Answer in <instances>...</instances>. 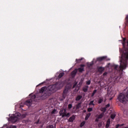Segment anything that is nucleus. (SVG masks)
<instances>
[{"instance_id":"obj_1","label":"nucleus","mask_w":128,"mask_h":128,"mask_svg":"<svg viewBox=\"0 0 128 128\" xmlns=\"http://www.w3.org/2000/svg\"><path fill=\"white\" fill-rule=\"evenodd\" d=\"M39 92L40 94L44 92V94L42 96V98H46L50 96L52 94L56 92V86L50 85L48 88H46V86H44L40 88Z\"/></svg>"},{"instance_id":"obj_2","label":"nucleus","mask_w":128,"mask_h":128,"mask_svg":"<svg viewBox=\"0 0 128 128\" xmlns=\"http://www.w3.org/2000/svg\"><path fill=\"white\" fill-rule=\"evenodd\" d=\"M20 113L17 112L10 117L9 120H10V122H16L20 120Z\"/></svg>"},{"instance_id":"obj_3","label":"nucleus","mask_w":128,"mask_h":128,"mask_svg":"<svg viewBox=\"0 0 128 128\" xmlns=\"http://www.w3.org/2000/svg\"><path fill=\"white\" fill-rule=\"evenodd\" d=\"M52 86H55V92H56V90H60V88L64 86V84L60 82H56V84H53Z\"/></svg>"},{"instance_id":"obj_4","label":"nucleus","mask_w":128,"mask_h":128,"mask_svg":"<svg viewBox=\"0 0 128 128\" xmlns=\"http://www.w3.org/2000/svg\"><path fill=\"white\" fill-rule=\"evenodd\" d=\"M36 98V95H32L31 97V99L27 100L25 102V104L28 106H32V100H34Z\"/></svg>"},{"instance_id":"obj_5","label":"nucleus","mask_w":128,"mask_h":128,"mask_svg":"<svg viewBox=\"0 0 128 128\" xmlns=\"http://www.w3.org/2000/svg\"><path fill=\"white\" fill-rule=\"evenodd\" d=\"M68 90H70V88H68V87H65L62 93V98H64H64H66V96H68Z\"/></svg>"},{"instance_id":"obj_6","label":"nucleus","mask_w":128,"mask_h":128,"mask_svg":"<svg viewBox=\"0 0 128 128\" xmlns=\"http://www.w3.org/2000/svg\"><path fill=\"white\" fill-rule=\"evenodd\" d=\"M62 118H70V112L66 114V109L64 108V111L63 112V114L62 116Z\"/></svg>"},{"instance_id":"obj_7","label":"nucleus","mask_w":128,"mask_h":128,"mask_svg":"<svg viewBox=\"0 0 128 128\" xmlns=\"http://www.w3.org/2000/svg\"><path fill=\"white\" fill-rule=\"evenodd\" d=\"M106 58H107L106 56L99 57V58H97L96 60L98 62H102V60H106Z\"/></svg>"},{"instance_id":"obj_8","label":"nucleus","mask_w":128,"mask_h":128,"mask_svg":"<svg viewBox=\"0 0 128 128\" xmlns=\"http://www.w3.org/2000/svg\"><path fill=\"white\" fill-rule=\"evenodd\" d=\"M78 72V69H75L72 72V76H76V73Z\"/></svg>"},{"instance_id":"obj_9","label":"nucleus","mask_w":128,"mask_h":128,"mask_svg":"<svg viewBox=\"0 0 128 128\" xmlns=\"http://www.w3.org/2000/svg\"><path fill=\"white\" fill-rule=\"evenodd\" d=\"M110 119L108 118L107 120L106 128H110Z\"/></svg>"},{"instance_id":"obj_10","label":"nucleus","mask_w":128,"mask_h":128,"mask_svg":"<svg viewBox=\"0 0 128 128\" xmlns=\"http://www.w3.org/2000/svg\"><path fill=\"white\" fill-rule=\"evenodd\" d=\"M74 118H76V116H74L73 115L70 118L68 121L70 122H72L74 120Z\"/></svg>"},{"instance_id":"obj_11","label":"nucleus","mask_w":128,"mask_h":128,"mask_svg":"<svg viewBox=\"0 0 128 128\" xmlns=\"http://www.w3.org/2000/svg\"><path fill=\"white\" fill-rule=\"evenodd\" d=\"M104 116V112H102V114H100L99 115H97L96 116V118H102V116Z\"/></svg>"},{"instance_id":"obj_12","label":"nucleus","mask_w":128,"mask_h":128,"mask_svg":"<svg viewBox=\"0 0 128 128\" xmlns=\"http://www.w3.org/2000/svg\"><path fill=\"white\" fill-rule=\"evenodd\" d=\"M98 70L99 72H104V68L100 66L98 68Z\"/></svg>"},{"instance_id":"obj_13","label":"nucleus","mask_w":128,"mask_h":128,"mask_svg":"<svg viewBox=\"0 0 128 128\" xmlns=\"http://www.w3.org/2000/svg\"><path fill=\"white\" fill-rule=\"evenodd\" d=\"M82 102H79L78 104L76 106V110H78L82 106Z\"/></svg>"},{"instance_id":"obj_14","label":"nucleus","mask_w":128,"mask_h":128,"mask_svg":"<svg viewBox=\"0 0 128 128\" xmlns=\"http://www.w3.org/2000/svg\"><path fill=\"white\" fill-rule=\"evenodd\" d=\"M88 90V86H86L85 87L83 88V92H86Z\"/></svg>"},{"instance_id":"obj_15","label":"nucleus","mask_w":128,"mask_h":128,"mask_svg":"<svg viewBox=\"0 0 128 128\" xmlns=\"http://www.w3.org/2000/svg\"><path fill=\"white\" fill-rule=\"evenodd\" d=\"M82 82H84V80L83 79H81L80 82H79V84L78 85V88H80V86H82Z\"/></svg>"},{"instance_id":"obj_16","label":"nucleus","mask_w":128,"mask_h":128,"mask_svg":"<svg viewBox=\"0 0 128 128\" xmlns=\"http://www.w3.org/2000/svg\"><path fill=\"white\" fill-rule=\"evenodd\" d=\"M82 98V96L78 95L76 98V100H77V101L80 100Z\"/></svg>"},{"instance_id":"obj_17","label":"nucleus","mask_w":128,"mask_h":128,"mask_svg":"<svg viewBox=\"0 0 128 128\" xmlns=\"http://www.w3.org/2000/svg\"><path fill=\"white\" fill-rule=\"evenodd\" d=\"M64 109H62L60 112V116H62V114H64Z\"/></svg>"},{"instance_id":"obj_18","label":"nucleus","mask_w":128,"mask_h":128,"mask_svg":"<svg viewBox=\"0 0 128 128\" xmlns=\"http://www.w3.org/2000/svg\"><path fill=\"white\" fill-rule=\"evenodd\" d=\"M63 76H64V73H60L58 76V78H61Z\"/></svg>"},{"instance_id":"obj_19","label":"nucleus","mask_w":128,"mask_h":128,"mask_svg":"<svg viewBox=\"0 0 128 128\" xmlns=\"http://www.w3.org/2000/svg\"><path fill=\"white\" fill-rule=\"evenodd\" d=\"M78 70L79 72H84V68H78Z\"/></svg>"},{"instance_id":"obj_20","label":"nucleus","mask_w":128,"mask_h":128,"mask_svg":"<svg viewBox=\"0 0 128 128\" xmlns=\"http://www.w3.org/2000/svg\"><path fill=\"white\" fill-rule=\"evenodd\" d=\"M121 77L120 76H118L116 78L115 80V82H118L120 81V80Z\"/></svg>"},{"instance_id":"obj_21","label":"nucleus","mask_w":128,"mask_h":128,"mask_svg":"<svg viewBox=\"0 0 128 128\" xmlns=\"http://www.w3.org/2000/svg\"><path fill=\"white\" fill-rule=\"evenodd\" d=\"M26 114H23L22 115V114H20V119L24 118H26Z\"/></svg>"},{"instance_id":"obj_22","label":"nucleus","mask_w":128,"mask_h":128,"mask_svg":"<svg viewBox=\"0 0 128 128\" xmlns=\"http://www.w3.org/2000/svg\"><path fill=\"white\" fill-rule=\"evenodd\" d=\"M84 124H86V121H83L80 125V128H82V126H84Z\"/></svg>"},{"instance_id":"obj_23","label":"nucleus","mask_w":128,"mask_h":128,"mask_svg":"<svg viewBox=\"0 0 128 128\" xmlns=\"http://www.w3.org/2000/svg\"><path fill=\"white\" fill-rule=\"evenodd\" d=\"M90 114H88L86 115V116L85 120H88V118H90Z\"/></svg>"},{"instance_id":"obj_24","label":"nucleus","mask_w":128,"mask_h":128,"mask_svg":"<svg viewBox=\"0 0 128 128\" xmlns=\"http://www.w3.org/2000/svg\"><path fill=\"white\" fill-rule=\"evenodd\" d=\"M102 112H103L104 114L106 112V108H103L101 109Z\"/></svg>"},{"instance_id":"obj_25","label":"nucleus","mask_w":128,"mask_h":128,"mask_svg":"<svg viewBox=\"0 0 128 128\" xmlns=\"http://www.w3.org/2000/svg\"><path fill=\"white\" fill-rule=\"evenodd\" d=\"M116 114H112L111 116H110V118H112V120H114V118H116Z\"/></svg>"},{"instance_id":"obj_26","label":"nucleus","mask_w":128,"mask_h":128,"mask_svg":"<svg viewBox=\"0 0 128 128\" xmlns=\"http://www.w3.org/2000/svg\"><path fill=\"white\" fill-rule=\"evenodd\" d=\"M90 106H94V100L90 101V102L89 104Z\"/></svg>"},{"instance_id":"obj_27","label":"nucleus","mask_w":128,"mask_h":128,"mask_svg":"<svg viewBox=\"0 0 128 128\" xmlns=\"http://www.w3.org/2000/svg\"><path fill=\"white\" fill-rule=\"evenodd\" d=\"M92 108H89L88 109V112H92Z\"/></svg>"},{"instance_id":"obj_28","label":"nucleus","mask_w":128,"mask_h":128,"mask_svg":"<svg viewBox=\"0 0 128 128\" xmlns=\"http://www.w3.org/2000/svg\"><path fill=\"white\" fill-rule=\"evenodd\" d=\"M72 108V104H69L68 105V108H70H70Z\"/></svg>"},{"instance_id":"obj_29","label":"nucleus","mask_w":128,"mask_h":128,"mask_svg":"<svg viewBox=\"0 0 128 128\" xmlns=\"http://www.w3.org/2000/svg\"><path fill=\"white\" fill-rule=\"evenodd\" d=\"M102 102H104V100L100 98L98 100V104H102Z\"/></svg>"},{"instance_id":"obj_30","label":"nucleus","mask_w":128,"mask_h":128,"mask_svg":"<svg viewBox=\"0 0 128 128\" xmlns=\"http://www.w3.org/2000/svg\"><path fill=\"white\" fill-rule=\"evenodd\" d=\"M86 84H88V86H90V80H89L87 81V82H86Z\"/></svg>"},{"instance_id":"obj_31","label":"nucleus","mask_w":128,"mask_h":128,"mask_svg":"<svg viewBox=\"0 0 128 128\" xmlns=\"http://www.w3.org/2000/svg\"><path fill=\"white\" fill-rule=\"evenodd\" d=\"M76 86H78V82H76L72 86V88H76Z\"/></svg>"},{"instance_id":"obj_32","label":"nucleus","mask_w":128,"mask_h":128,"mask_svg":"<svg viewBox=\"0 0 128 128\" xmlns=\"http://www.w3.org/2000/svg\"><path fill=\"white\" fill-rule=\"evenodd\" d=\"M102 126V122L98 123V128H100Z\"/></svg>"},{"instance_id":"obj_33","label":"nucleus","mask_w":128,"mask_h":128,"mask_svg":"<svg viewBox=\"0 0 128 128\" xmlns=\"http://www.w3.org/2000/svg\"><path fill=\"white\" fill-rule=\"evenodd\" d=\"M120 124H118L116 126V128H120Z\"/></svg>"},{"instance_id":"obj_34","label":"nucleus","mask_w":128,"mask_h":128,"mask_svg":"<svg viewBox=\"0 0 128 128\" xmlns=\"http://www.w3.org/2000/svg\"><path fill=\"white\" fill-rule=\"evenodd\" d=\"M47 128H54V126L52 125L49 126L47 127Z\"/></svg>"},{"instance_id":"obj_35","label":"nucleus","mask_w":128,"mask_h":128,"mask_svg":"<svg viewBox=\"0 0 128 128\" xmlns=\"http://www.w3.org/2000/svg\"><path fill=\"white\" fill-rule=\"evenodd\" d=\"M10 128H16V126H11Z\"/></svg>"},{"instance_id":"obj_36","label":"nucleus","mask_w":128,"mask_h":128,"mask_svg":"<svg viewBox=\"0 0 128 128\" xmlns=\"http://www.w3.org/2000/svg\"><path fill=\"white\" fill-rule=\"evenodd\" d=\"M110 104H108L107 105H106V108H110Z\"/></svg>"},{"instance_id":"obj_37","label":"nucleus","mask_w":128,"mask_h":128,"mask_svg":"<svg viewBox=\"0 0 128 128\" xmlns=\"http://www.w3.org/2000/svg\"><path fill=\"white\" fill-rule=\"evenodd\" d=\"M96 92H98V90H94V91H93V93L94 94H96Z\"/></svg>"},{"instance_id":"obj_38","label":"nucleus","mask_w":128,"mask_h":128,"mask_svg":"<svg viewBox=\"0 0 128 128\" xmlns=\"http://www.w3.org/2000/svg\"><path fill=\"white\" fill-rule=\"evenodd\" d=\"M106 74H108V72H105L104 73L103 76H106Z\"/></svg>"},{"instance_id":"obj_39","label":"nucleus","mask_w":128,"mask_h":128,"mask_svg":"<svg viewBox=\"0 0 128 128\" xmlns=\"http://www.w3.org/2000/svg\"><path fill=\"white\" fill-rule=\"evenodd\" d=\"M92 64H94V63H90L89 64V66H92Z\"/></svg>"},{"instance_id":"obj_40","label":"nucleus","mask_w":128,"mask_h":128,"mask_svg":"<svg viewBox=\"0 0 128 128\" xmlns=\"http://www.w3.org/2000/svg\"><path fill=\"white\" fill-rule=\"evenodd\" d=\"M94 94H96L92 92V96H94Z\"/></svg>"},{"instance_id":"obj_41","label":"nucleus","mask_w":128,"mask_h":128,"mask_svg":"<svg viewBox=\"0 0 128 128\" xmlns=\"http://www.w3.org/2000/svg\"><path fill=\"white\" fill-rule=\"evenodd\" d=\"M94 94H96L92 92V96H94Z\"/></svg>"},{"instance_id":"obj_42","label":"nucleus","mask_w":128,"mask_h":128,"mask_svg":"<svg viewBox=\"0 0 128 128\" xmlns=\"http://www.w3.org/2000/svg\"><path fill=\"white\" fill-rule=\"evenodd\" d=\"M98 120H99V118H96L95 120V122H98Z\"/></svg>"},{"instance_id":"obj_43","label":"nucleus","mask_w":128,"mask_h":128,"mask_svg":"<svg viewBox=\"0 0 128 128\" xmlns=\"http://www.w3.org/2000/svg\"><path fill=\"white\" fill-rule=\"evenodd\" d=\"M39 122V120H38L37 122H35V124H38Z\"/></svg>"},{"instance_id":"obj_44","label":"nucleus","mask_w":128,"mask_h":128,"mask_svg":"<svg viewBox=\"0 0 128 128\" xmlns=\"http://www.w3.org/2000/svg\"><path fill=\"white\" fill-rule=\"evenodd\" d=\"M124 126V124H120V126Z\"/></svg>"},{"instance_id":"obj_45","label":"nucleus","mask_w":128,"mask_h":128,"mask_svg":"<svg viewBox=\"0 0 128 128\" xmlns=\"http://www.w3.org/2000/svg\"><path fill=\"white\" fill-rule=\"evenodd\" d=\"M123 41H124V42H126V38H123Z\"/></svg>"},{"instance_id":"obj_46","label":"nucleus","mask_w":128,"mask_h":128,"mask_svg":"<svg viewBox=\"0 0 128 128\" xmlns=\"http://www.w3.org/2000/svg\"><path fill=\"white\" fill-rule=\"evenodd\" d=\"M56 112V110H54L52 111V112Z\"/></svg>"},{"instance_id":"obj_47","label":"nucleus","mask_w":128,"mask_h":128,"mask_svg":"<svg viewBox=\"0 0 128 128\" xmlns=\"http://www.w3.org/2000/svg\"><path fill=\"white\" fill-rule=\"evenodd\" d=\"M79 60H82V58L81 59H80Z\"/></svg>"},{"instance_id":"obj_48","label":"nucleus","mask_w":128,"mask_h":128,"mask_svg":"<svg viewBox=\"0 0 128 128\" xmlns=\"http://www.w3.org/2000/svg\"><path fill=\"white\" fill-rule=\"evenodd\" d=\"M81 66H84V65H81Z\"/></svg>"},{"instance_id":"obj_49","label":"nucleus","mask_w":128,"mask_h":128,"mask_svg":"<svg viewBox=\"0 0 128 128\" xmlns=\"http://www.w3.org/2000/svg\"><path fill=\"white\" fill-rule=\"evenodd\" d=\"M110 63L108 64V66H110Z\"/></svg>"},{"instance_id":"obj_50","label":"nucleus","mask_w":128,"mask_h":128,"mask_svg":"<svg viewBox=\"0 0 128 128\" xmlns=\"http://www.w3.org/2000/svg\"><path fill=\"white\" fill-rule=\"evenodd\" d=\"M112 100V98H110V100Z\"/></svg>"},{"instance_id":"obj_51","label":"nucleus","mask_w":128,"mask_h":128,"mask_svg":"<svg viewBox=\"0 0 128 128\" xmlns=\"http://www.w3.org/2000/svg\"><path fill=\"white\" fill-rule=\"evenodd\" d=\"M122 44H123L124 46V44L123 43Z\"/></svg>"},{"instance_id":"obj_52","label":"nucleus","mask_w":128,"mask_h":128,"mask_svg":"<svg viewBox=\"0 0 128 128\" xmlns=\"http://www.w3.org/2000/svg\"><path fill=\"white\" fill-rule=\"evenodd\" d=\"M42 126H43L42 125V126H41V128H42Z\"/></svg>"},{"instance_id":"obj_53","label":"nucleus","mask_w":128,"mask_h":128,"mask_svg":"<svg viewBox=\"0 0 128 128\" xmlns=\"http://www.w3.org/2000/svg\"><path fill=\"white\" fill-rule=\"evenodd\" d=\"M110 60V59H108V60Z\"/></svg>"},{"instance_id":"obj_54","label":"nucleus","mask_w":128,"mask_h":128,"mask_svg":"<svg viewBox=\"0 0 128 128\" xmlns=\"http://www.w3.org/2000/svg\"><path fill=\"white\" fill-rule=\"evenodd\" d=\"M86 112V110H84V112Z\"/></svg>"},{"instance_id":"obj_55","label":"nucleus","mask_w":128,"mask_h":128,"mask_svg":"<svg viewBox=\"0 0 128 128\" xmlns=\"http://www.w3.org/2000/svg\"><path fill=\"white\" fill-rule=\"evenodd\" d=\"M100 82H98V84H100Z\"/></svg>"},{"instance_id":"obj_56","label":"nucleus","mask_w":128,"mask_h":128,"mask_svg":"<svg viewBox=\"0 0 128 128\" xmlns=\"http://www.w3.org/2000/svg\"><path fill=\"white\" fill-rule=\"evenodd\" d=\"M32 94H30V96Z\"/></svg>"}]
</instances>
